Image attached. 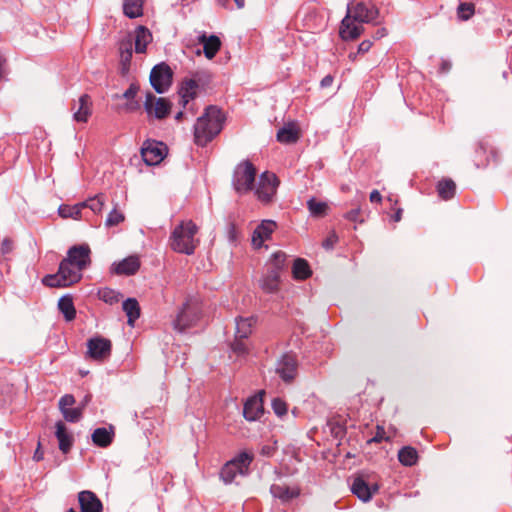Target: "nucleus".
<instances>
[{"mask_svg": "<svg viewBox=\"0 0 512 512\" xmlns=\"http://www.w3.org/2000/svg\"><path fill=\"white\" fill-rule=\"evenodd\" d=\"M379 16L378 8L372 3L350 2L347 5V13L341 21L339 36L344 41L357 39L363 32L362 24L373 23Z\"/></svg>", "mask_w": 512, "mask_h": 512, "instance_id": "nucleus-1", "label": "nucleus"}, {"mask_svg": "<svg viewBox=\"0 0 512 512\" xmlns=\"http://www.w3.org/2000/svg\"><path fill=\"white\" fill-rule=\"evenodd\" d=\"M224 120L225 116L218 107L208 106L194 125L195 143L198 146H206L221 132Z\"/></svg>", "mask_w": 512, "mask_h": 512, "instance_id": "nucleus-2", "label": "nucleus"}, {"mask_svg": "<svg viewBox=\"0 0 512 512\" xmlns=\"http://www.w3.org/2000/svg\"><path fill=\"white\" fill-rule=\"evenodd\" d=\"M199 228L192 220L181 221L172 230L169 245L174 252L193 255L200 244Z\"/></svg>", "mask_w": 512, "mask_h": 512, "instance_id": "nucleus-3", "label": "nucleus"}, {"mask_svg": "<svg viewBox=\"0 0 512 512\" xmlns=\"http://www.w3.org/2000/svg\"><path fill=\"white\" fill-rule=\"evenodd\" d=\"M253 461V455L248 452H240L231 460L227 461L219 472V477L225 485L231 484L235 478L240 476H247L249 468Z\"/></svg>", "mask_w": 512, "mask_h": 512, "instance_id": "nucleus-4", "label": "nucleus"}, {"mask_svg": "<svg viewBox=\"0 0 512 512\" xmlns=\"http://www.w3.org/2000/svg\"><path fill=\"white\" fill-rule=\"evenodd\" d=\"M82 278V271L75 264L64 265V259L60 262L56 274L46 275L42 283L48 287H68L77 283Z\"/></svg>", "mask_w": 512, "mask_h": 512, "instance_id": "nucleus-5", "label": "nucleus"}, {"mask_svg": "<svg viewBox=\"0 0 512 512\" xmlns=\"http://www.w3.org/2000/svg\"><path fill=\"white\" fill-rule=\"evenodd\" d=\"M257 170L249 161L240 162L233 173L232 184L235 191L240 194H246L254 189Z\"/></svg>", "mask_w": 512, "mask_h": 512, "instance_id": "nucleus-6", "label": "nucleus"}, {"mask_svg": "<svg viewBox=\"0 0 512 512\" xmlns=\"http://www.w3.org/2000/svg\"><path fill=\"white\" fill-rule=\"evenodd\" d=\"M201 317V310L198 303L194 300L186 301L175 320L173 327L179 332H184L186 329L196 325Z\"/></svg>", "mask_w": 512, "mask_h": 512, "instance_id": "nucleus-7", "label": "nucleus"}, {"mask_svg": "<svg viewBox=\"0 0 512 512\" xmlns=\"http://www.w3.org/2000/svg\"><path fill=\"white\" fill-rule=\"evenodd\" d=\"M143 106L149 122L154 119L163 120L167 118L172 108V104L168 99L163 97L157 98L152 92L146 93Z\"/></svg>", "mask_w": 512, "mask_h": 512, "instance_id": "nucleus-8", "label": "nucleus"}, {"mask_svg": "<svg viewBox=\"0 0 512 512\" xmlns=\"http://www.w3.org/2000/svg\"><path fill=\"white\" fill-rule=\"evenodd\" d=\"M278 186L279 180L274 173L268 171L263 172L255 188V195L263 204H269L273 201Z\"/></svg>", "mask_w": 512, "mask_h": 512, "instance_id": "nucleus-9", "label": "nucleus"}, {"mask_svg": "<svg viewBox=\"0 0 512 512\" xmlns=\"http://www.w3.org/2000/svg\"><path fill=\"white\" fill-rule=\"evenodd\" d=\"M167 146L161 141L146 140L141 147V156L143 161L149 165H158L167 155Z\"/></svg>", "mask_w": 512, "mask_h": 512, "instance_id": "nucleus-10", "label": "nucleus"}, {"mask_svg": "<svg viewBox=\"0 0 512 512\" xmlns=\"http://www.w3.org/2000/svg\"><path fill=\"white\" fill-rule=\"evenodd\" d=\"M112 343L109 339L96 336L88 339L86 357L95 361H104L111 355Z\"/></svg>", "mask_w": 512, "mask_h": 512, "instance_id": "nucleus-11", "label": "nucleus"}, {"mask_svg": "<svg viewBox=\"0 0 512 512\" xmlns=\"http://www.w3.org/2000/svg\"><path fill=\"white\" fill-rule=\"evenodd\" d=\"M172 82V70L165 64L155 65L150 73L151 86L157 93H164L168 90Z\"/></svg>", "mask_w": 512, "mask_h": 512, "instance_id": "nucleus-12", "label": "nucleus"}, {"mask_svg": "<svg viewBox=\"0 0 512 512\" xmlns=\"http://www.w3.org/2000/svg\"><path fill=\"white\" fill-rule=\"evenodd\" d=\"M276 373L286 383L292 382L298 373L297 357L293 353H285L278 360Z\"/></svg>", "mask_w": 512, "mask_h": 512, "instance_id": "nucleus-13", "label": "nucleus"}, {"mask_svg": "<svg viewBox=\"0 0 512 512\" xmlns=\"http://www.w3.org/2000/svg\"><path fill=\"white\" fill-rule=\"evenodd\" d=\"M90 253L91 250L87 244L72 246L67 252V257L64 258V265L75 264L78 270L83 272L90 265Z\"/></svg>", "mask_w": 512, "mask_h": 512, "instance_id": "nucleus-14", "label": "nucleus"}, {"mask_svg": "<svg viewBox=\"0 0 512 512\" xmlns=\"http://www.w3.org/2000/svg\"><path fill=\"white\" fill-rule=\"evenodd\" d=\"M81 512H103V504L97 495L90 490L78 493Z\"/></svg>", "mask_w": 512, "mask_h": 512, "instance_id": "nucleus-15", "label": "nucleus"}, {"mask_svg": "<svg viewBox=\"0 0 512 512\" xmlns=\"http://www.w3.org/2000/svg\"><path fill=\"white\" fill-rule=\"evenodd\" d=\"M198 75H195L193 78L184 79L181 83L179 89L180 103L186 108L190 101L194 100L198 94L199 90V79H197Z\"/></svg>", "mask_w": 512, "mask_h": 512, "instance_id": "nucleus-16", "label": "nucleus"}, {"mask_svg": "<svg viewBox=\"0 0 512 512\" xmlns=\"http://www.w3.org/2000/svg\"><path fill=\"white\" fill-rule=\"evenodd\" d=\"M378 490V484L369 485L362 477H356L351 485L352 493L364 502L371 500Z\"/></svg>", "mask_w": 512, "mask_h": 512, "instance_id": "nucleus-17", "label": "nucleus"}, {"mask_svg": "<svg viewBox=\"0 0 512 512\" xmlns=\"http://www.w3.org/2000/svg\"><path fill=\"white\" fill-rule=\"evenodd\" d=\"M277 224L273 220H263L254 230L252 235V244L256 248H260L264 241L270 239L271 234L275 231Z\"/></svg>", "mask_w": 512, "mask_h": 512, "instance_id": "nucleus-18", "label": "nucleus"}, {"mask_svg": "<svg viewBox=\"0 0 512 512\" xmlns=\"http://www.w3.org/2000/svg\"><path fill=\"white\" fill-rule=\"evenodd\" d=\"M270 492L274 498L279 499L282 503H288L300 495L298 486H288L286 484H272Z\"/></svg>", "mask_w": 512, "mask_h": 512, "instance_id": "nucleus-19", "label": "nucleus"}, {"mask_svg": "<svg viewBox=\"0 0 512 512\" xmlns=\"http://www.w3.org/2000/svg\"><path fill=\"white\" fill-rule=\"evenodd\" d=\"M264 413L262 399L257 396H253L247 399L243 407V416L248 421H256Z\"/></svg>", "mask_w": 512, "mask_h": 512, "instance_id": "nucleus-20", "label": "nucleus"}, {"mask_svg": "<svg viewBox=\"0 0 512 512\" xmlns=\"http://www.w3.org/2000/svg\"><path fill=\"white\" fill-rule=\"evenodd\" d=\"M300 138V129L294 122L285 124L277 132L276 139L278 142L283 144L296 143Z\"/></svg>", "mask_w": 512, "mask_h": 512, "instance_id": "nucleus-21", "label": "nucleus"}, {"mask_svg": "<svg viewBox=\"0 0 512 512\" xmlns=\"http://www.w3.org/2000/svg\"><path fill=\"white\" fill-rule=\"evenodd\" d=\"M199 43L203 44V52L207 59H213L221 48V41L218 36L202 33L198 37Z\"/></svg>", "mask_w": 512, "mask_h": 512, "instance_id": "nucleus-22", "label": "nucleus"}, {"mask_svg": "<svg viewBox=\"0 0 512 512\" xmlns=\"http://www.w3.org/2000/svg\"><path fill=\"white\" fill-rule=\"evenodd\" d=\"M139 268L140 260L137 256H129L113 264V271L118 275H134Z\"/></svg>", "mask_w": 512, "mask_h": 512, "instance_id": "nucleus-23", "label": "nucleus"}, {"mask_svg": "<svg viewBox=\"0 0 512 512\" xmlns=\"http://www.w3.org/2000/svg\"><path fill=\"white\" fill-rule=\"evenodd\" d=\"M92 113L91 98L87 94L80 96L78 100V108L73 114V118L77 122L86 123Z\"/></svg>", "mask_w": 512, "mask_h": 512, "instance_id": "nucleus-24", "label": "nucleus"}, {"mask_svg": "<svg viewBox=\"0 0 512 512\" xmlns=\"http://www.w3.org/2000/svg\"><path fill=\"white\" fill-rule=\"evenodd\" d=\"M280 273L277 269L267 267V271L261 281V288L267 293L277 292L280 285Z\"/></svg>", "mask_w": 512, "mask_h": 512, "instance_id": "nucleus-25", "label": "nucleus"}, {"mask_svg": "<svg viewBox=\"0 0 512 512\" xmlns=\"http://www.w3.org/2000/svg\"><path fill=\"white\" fill-rule=\"evenodd\" d=\"M55 434L59 442V449L63 453H68L73 445V436L67 431L66 425L62 421L56 423Z\"/></svg>", "mask_w": 512, "mask_h": 512, "instance_id": "nucleus-26", "label": "nucleus"}, {"mask_svg": "<svg viewBox=\"0 0 512 512\" xmlns=\"http://www.w3.org/2000/svg\"><path fill=\"white\" fill-rule=\"evenodd\" d=\"M114 439V430L112 427L109 429L105 427L96 428L92 433L93 443L102 448L108 447Z\"/></svg>", "mask_w": 512, "mask_h": 512, "instance_id": "nucleus-27", "label": "nucleus"}, {"mask_svg": "<svg viewBox=\"0 0 512 512\" xmlns=\"http://www.w3.org/2000/svg\"><path fill=\"white\" fill-rule=\"evenodd\" d=\"M152 40V34L148 28L145 26H138L135 30V52L136 53H145L147 45Z\"/></svg>", "mask_w": 512, "mask_h": 512, "instance_id": "nucleus-28", "label": "nucleus"}, {"mask_svg": "<svg viewBox=\"0 0 512 512\" xmlns=\"http://www.w3.org/2000/svg\"><path fill=\"white\" fill-rule=\"evenodd\" d=\"M132 40L122 41L119 45L121 73L124 75L129 71L132 59Z\"/></svg>", "mask_w": 512, "mask_h": 512, "instance_id": "nucleus-29", "label": "nucleus"}, {"mask_svg": "<svg viewBox=\"0 0 512 512\" xmlns=\"http://www.w3.org/2000/svg\"><path fill=\"white\" fill-rule=\"evenodd\" d=\"M58 309L63 314L64 319L70 322L76 317V309L73 299L70 295L62 296L58 301Z\"/></svg>", "mask_w": 512, "mask_h": 512, "instance_id": "nucleus-30", "label": "nucleus"}, {"mask_svg": "<svg viewBox=\"0 0 512 512\" xmlns=\"http://www.w3.org/2000/svg\"><path fill=\"white\" fill-rule=\"evenodd\" d=\"M144 0H123V13L130 19L143 15Z\"/></svg>", "mask_w": 512, "mask_h": 512, "instance_id": "nucleus-31", "label": "nucleus"}, {"mask_svg": "<svg viewBox=\"0 0 512 512\" xmlns=\"http://www.w3.org/2000/svg\"><path fill=\"white\" fill-rule=\"evenodd\" d=\"M123 311L128 317V325L134 326L135 321L140 317V306L135 298H128L123 302Z\"/></svg>", "mask_w": 512, "mask_h": 512, "instance_id": "nucleus-32", "label": "nucleus"}, {"mask_svg": "<svg viewBox=\"0 0 512 512\" xmlns=\"http://www.w3.org/2000/svg\"><path fill=\"white\" fill-rule=\"evenodd\" d=\"M256 320L254 317H239L236 319V337L248 338L252 333Z\"/></svg>", "mask_w": 512, "mask_h": 512, "instance_id": "nucleus-33", "label": "nucleus"}, {"mask_svg": "<svg viewBox=\"0 0 512 512\" xmlns=\"http://www.w3.org/2000/svg\"><path fill=\"white\" fill-rule=\"evenodd\" d=\"M437 193L443 200H450L454 197L456 185L451 179H442L437 183Z\"/></svg>", "mask_w": 512, "mask_h": 512, "instance_id": "nucleus-34", "label": "nucleus"}, {"mask_svg": "<svg viewBox=\"0 0 512 512\" xmlns=\"http://www.w3.org/2000/svg\"><path fill=\"white\" fill-rule=\"evenodd\" d=\"M398 459L404 466H413L417 463V450L411 446L403 447L398 452Z\"/></svg>", "mask_w": 512, "mask_h": 512, "instance_id": "nucleus-35", "label": "nucleus"}, {"mask_svg": "<svg viewBox=\"0 0 512 512\" xmlns=\"http://www.w3.org/2000/svg\"><path fill=\"white\" fill-rule=\"evenodd\" d=\"M84 209V204L82 202L74 204V205H67L63 204L59 207L58 213L62 218H72V219H79L81 217V212Z\"/></svg>", "mask_w": 512, "mask_h": 512, "instance_id": "nucleus-36", "label": "nucleus"}, {"mask_svg": "<svg viewBox=\"0 0 512 512\" xmlns=\"http://www.w3.org/2000/svg\"><path fill=\"white\" fill-rule=\"evenodd\" d=\"M292 272L294 278L299 280H305L311 275L308 262L301 258H298L294 261Z\"/></svg>", "mask_w": 512, "mask_h": 512, "instance_id": "nucleus-37", "label": "nucleus"}, {"mask_svg": "<svg viewBox=\"0 0 512 512\" xmlns=\"http://www.w3.org/2000/svg\"><path fill=\"white\" fill-rule=\"evenodd\" d=\"M248 338L236 337L231 344V350L237 357H245L249 353Z\"/></svg>", "mask_w": 512, "mask_h": 512, "instance_id": "nucleus-38", "label": "nucleus"}, {"mask_svg": "<svg viewBox=\"0 0 512 512\" xmlns=\"http://www.w3.org/2000/svg\"><path fill=\"white\" fill-rule=\"evenodd\" d=\"M84 208H89L95 214L101 213L105 204V198L103 194H98L83 201Z\"/></svg>", "mask_w": 512, "mask_h": 512, "instance_id": "nucleus-39", "label": "nucleus"}, {"mask_svg": "<svg viewBox=\"0 0 512 512\" xmlns=\"http://www.w3.org/2000/svg\"><path fill=\"white\" fill-rule=\"evenodd\" d=\"M307 208L313 217H322L326 214L328 206L325 202L311 198L307 201Z\"/></svg>", "mask_w": 512, "mask_h": 512, "instance_id": "nucleus-40", "label": "nucleus"}, {"mask_svg": "<svg viewBox=\"0 0 512 512\" xmlns=\"http://www.w3.org/2000/svg\"><path fill=\"white\" fill-rule=\"evenodd\" d=\"M475 13V5L470 2L460 3L457 8V17L462 21L469 20Z\"/></svg>", "mask_w": 512, "mask_h": 512, "instance_id": "nucleus-41", "label": "nucleus"}, {"mask_svg": "<svg viewBox=\"0 0 512 512\" xmlns=\"http://www.w3.org/2000/svg\"><path fill=\"white\" fill-rule=\"evenodd\" d=\"M98 295L102 301L108 304L117 303L120 299V293L110 288L100 289Z\"/></svg>", "mask_w": 512, "mask_h": 512, "instance_id": "nucleus-42", "label": "nucleus"}, {"mask_svg": "<svg viewBox=\"0 0 512 512\" xmlns=\"http://www.w3.org/2000/svg\"><path fill=\"white\" fill-rule=\"evenodd\" d=\"M286 262V254L284 252L278 251L272 255L270 262L268 264V268L277 269L278 272H281L285 266Z\"/></svg>", "mask_w": 512, "mask_h": 512, "instance_id": "nucleus-43", "label": "nucleus"}, {"mask_svg": "<svg viewBox=\"0 0 512 512\" xmlns=\"http://www.w3.org/2000/svg\"><path fill=\"white\" fill-rule=\"evenodd\" d=\"M125 220L124 214L118 210L117 208H114L107 216V219L105 221V225L107 227H114L119 225Z\"/></svg>", "mask_w": 512, "mask_h": 512, "instance_id": "nucleus-44", "label": "nucleus"}, {"mask_svg": "<svg viewBox=\"0 0 512 512\" xmlns=\"http://www.w3.org/2000/svg\"><path fill=\"white\" fill-rule=\"evenodd\" d=\"M64 419L68 422L75 423L78 422L82 418V408H69L67 410H63L61 412Z\"/></svg>", "mask_w": 512, "mask_h": 512, "instance_id": "nucleus-45", "label": "nucleus"}, {"mask_svg": "<svg viewBox=\"0 0 512 512\" xmlns=\"http://www.w3.org/2000/svg\"><path fill=\"white\" fill-rule=\"evenodd\" d=\"M272 409H273L274 413L279 417L285 416L288 411L286 402L280 398L273 399Z\"/></svg>", "mask_w": 512, "mask_h": 512, "instance_id": "nucleus-46", "label": "nucleus"}, {"mask_svg": "<svg viewBox=\"0 0 512 512\" xmlns=\"http://www.w3.org/2000/svg\"><path fill=\"white\" fill-rule=\"evenodd\" d=\"M74 404H75L74 396L71 394H65L59 400V409L61 412H63V410L69 409Z\"/></svg>", "mask_w": 512, "mask_h": 512, "instance_id": "nucleus-47", "label": "nucleus"}, {"mask_svg": "<svg viewBox=\"0 0 512 512\" xmlns=\"http://www.w3.org/2000/svg\"><path fill=\"white\" fill-rule=\"evenodd\" d=\"M140 87L137 83H131L128 89L123 93V98L127 100L135 99Z\"/></svg>", "mask_w": 512, "mask_h": 512, "instance_id": "nucleus-48", "label": "nucleus"}, {"mask_svg": "<svg viewBox=\"0 0 512 512\" xmlns=\"http://www.w3.org/2000/svg\"><path fill=\"white\" fill-rule=\"evenodd\" d=\"M338 241V236L335 232L330 233L323 241V247L326 249H332Z\"/></svg>", "mask_w": 512, "mask_h": 512, "instance_id": "nucleus-49", "label": "nucleus"}, {"mask_svg": "<svg viewBox=\"0 0 512 512\" xmlns=\"http://www.w3.org/2000/svg\"><path fill=\"white\" fill-rule=\"evenodd\" d=\"M13 249V242L12 240L5 238L1 243V252L2 254H8Z\"/></svg>", "mask_w": 512, "mask_h": 512, "instance_id": "nucleus-50", "label": "nucleus"}, {"mask_svg": "<svg viewBox=\"0 0 512 512\" xmlns=\"http://www.w3.org/2000/svg\"><path fill=\"white\" fill-rule=\"evenodd\" d=\"M371 47L372 42L370 40H364L359 44L357 53H366L371 49Z\"/></svg>", "mask_w": 512, "mask_h": 512, "instance_id": "nucleus-51", "label": "nucleus"}, {"mask_svg": "<svg viewBox=\"0 0 512 512\" xmlns=\"http://www.w3.org/2000/svg\"><path fill=\"white\" fill-rule=\"evenodd\" d=\"M140 108V104L135 99L128 100V103L125 105V110L128 112H134Z\"/></svg>", "mask_w": 512, "mask_h": 512, "instance_id": "nucleus-52", "label": "nucleus"}, {"mask_svg": "<svg viewBox=\"0 0 512 512\" xmlns=\"http://www.w3.org/2000/svg\"><path fill=\"white\" fill-rule=\"evenodd\" d=\"M360 215V209H353L346 213L345 217L350 221H358Z\"/></svg>", "mask_w": 512, "mask_h": 512, "instance_id": "nucleus-53", "label": "nucleus"}, {"mask_svg": "<svg viewBox=\"0 0 512 512\" xmlns=\"http://www.w3.org/2000/svg\"><path fill=\"white\" fill-rule=\"evenodd\" d=\"M384 434H385L384 429L379 427V426H377V432L374 435V437L372 438V441L376 442V443L381 442L384 439Z\"/></svg>", "mask_w": 512, "mask_h": 512, "instance_id": "nucleus-54", "label": "nucleus"}, {"mask_svg": "<svg viewBox=\"0 0 512 512\" xmlns=\"http://www.w3.org/2000/svg\"><path fill=\"white\" fill-rule=\"evenodd\" d=\"M369 199L372 203H380L382 201V196L378 190H373L370 193Z\"/></svg>", "mask_w": 512, "mask_h": 512, "instance_id": "nucleus-55", "label": "nucleus"}, {"mask_svg": "<svg viewBox=\"0 0 512 512\" xmlns=\"http://www.w3.org/2000/svg\"><path fill=\"white\" fill-rule=\"evenodd\" d=\"M333 80H334L333 76H331V75H326V76L321 80V83H320V84H321V87H322V88H326V87L331 86V85H332V83H333Z\"/></svg>", "mask_w": 512, "mask_h": 512, "instance_id": "nucleus-56", "label": "nucleus"}, {"mask_svg": "<svg viewBox=\"0 0 512 512\" xmlns=\"http://www.w3.org/2000/svg\"><path fill=\"white\" fill-rule=\"evenodd\" d=\"M43 452L41 451V444L38 443L37 449L34 452L33 459L37 462L41 461L43 459Z\"/></svg>", "mask_w": 512, "mask_h": 512, "instance_id": "nucleus-57", "label": "nucleus"}, {"mask_svg": "<svg viewBox=\"0 0 512 512\" xmlns=\"http://www.w3.org/2000/svg\"><path fill=\"white\" fill-rule=\"evenodd\" d=\"M387 35V29L386 28H379L376 32H375V35H374V38L375 39H380V38H383L384 36Z\"/></svg>", "mask_w": 512, "mask_h": 512, "instance_id": "nucleus-58", "label": "nucleus"}, {"mask_svg": "<svg viewBox=\"0 0 512 512\" xmlns=\"http://www.w3.org/2000/svg\"><path fill=\"white\" fill-rule=\"evenodd\" d=\"M5 58L0 55V79H2L3 75H4V66H5Z\"/></svg>", "mask_w": 512, "mask_h": 512, "instance_id": "nucleus-59", "label": "nucleus"}, {"mask_svg": "<svg viewBox=\"0 0 512 512\" xmlns=\"http://www.w3.org/2000/svg\"><path fill=\"white\" fill-rule=\"evenodd\" d=\"M485 153H486V148L482 143H480L476 149V155L479 156V155H482Z\"/></svg>", "mask_w": 512, "mask_h": 512, "instance_id": "nucleus-60", "label": "nucleus"}, {"mask_svg": "<svg viewBox=\"0 0 512 512\" xmlns=\"http://www.w3.org/2000/svg\"><path fill=\"white\" fill-rule=\"evenodd\" d=\"M402 209H398L395 214L393 215L392 219L395 221V222H399L402 218Z\"/></svg>", "mask_w": 512, "mask_h": 512, "instance_id": "nucleus-61", "label": "nucleus"}, {"mask_svg": "<svg viewBox=\"0 0 512 512\" xmlns=\"http://www.w3.org/2000/svg\"><path fill=\"white\" fill-rule=\"evenodd\" d=\"M229 237L231 240L235 239V225L230 224Z\"/></svg>", "mask_w": 512, "mask_h": 512, "instance_id": "nucleus-62", "label": "nucleus"}, {"mask_svg": "<svg viewBox=\"0 0 512 512\" xmlns=\"http://www.w3.org/2000/svg\"><path fill=\"white\" fill-rule=\"evenodd\" d=\"M475 163H476V166L479 168V167H485L487 164H488V160L487 161H482V160H478L477 158L475 159Z\"/></svg>", "mask_w": 512, "mask_h": 512, "instance_id": "nucleus-63", "label": "nucleus"}, {"mask_svg": "<svg viewBox=\"0 0 512 512\" xmlns=\"http://www.w3.org/2000/svg\"><path fill=\"white\" fill-rule=\"evenodd\" d=\"M184 117V112L183 111H179L176 115H175V119L177 121H181Z\"/></svg>", "mask_w": 512, "mask_h": 512, "instance_id": "nucleus-64", "label": "nucleus"}]
</instances>
